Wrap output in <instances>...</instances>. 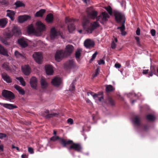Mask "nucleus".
I'll return each mask as SVG.
<instances>
[{"mask_svg": "<svg viewBox=\"0 0 158 158\" xmlns=\"http://www.w3.org/2000/svg\"><path fill=\"white\" fill-rule=\"evenodd\" d=\"M114 15L115 17V20L117 23H122V26L121 27H118L117 29L120 30L121 34L122 35L124 36L126 35L127 33L124 31L125 29V23L126 20L124 15L119 11H114Z\"/></svg>", "mask_w": 158, "mask_h": 158, "instance_id": "1", "label": "nucleus"}, {"mask_svg": "<svg viewBox=\"0 0 158 158\" xmlns=\"http://www.w3.org/2000/svg\"><path fill=\"white\" fill-rule=\"evenodd\" d=\"M82 26L88 33L91 34L94 30L99 26V24L97 21L90 23L89 20L86 19L84 20L82 22Z\"/></svg>", "mask_w": 158, "mask_h": 158, "instance_id": "2", "label": "nucleus"}, {"mask_svg": "<svg viewBox=\"0 0 158 158\" xmlns=\"http://www.w3.org/2000/svg\"><path fill=\"white\" fill-rule=\"evenodd\" d=\"M64 147L66 148L69 150H73L78 152H81L82 150V147L81 143H74L72 140L68 139Z\"/></svg>", "mask_w": 158, "mask_h": 158, "instance_id": "3", "label": "nucleus"}, {"mask_svg": "<svg viewBox=\"0 0 158 158\" xmlns=\"http://www.w3.org/2000/svg\"><path fill=\"white\" fill-rule=\"evenodd\" d=\"M73 50H57L55 55V60L60 62L63 58L68 57L71 54Z\"/></svg>", "mask_w": 158, "mask_h": 158, "instance_id": "4", "label": "nucleus"}, {"mask_svg": "<svg viewBox=\"0 0 158 158\" xmlns=\"http://www.w3.org/2000/svg\"><path fill=\"white\" fill-rule=\"evenodd\" d=\"M2 95L5 98L6 100L11 101L15 98L14 94L11 91L4 89L2 92Z\"/></svg>", "mask_w": 158, "mask_h": 158, "instance_id": "5", "label": "nucleus"}, {"mask_svg": "<svg viewBox=\"0 0 158 158\" xmlns=\"http://www.w3.org/2000/svg\"><path fill=\"white\" fill-rule=\"evenodd\" d=\"M65 22L68 25V28L69 32L73 31L75 29V26L74 24V21L73 19L66 17Z\"/></svg>", "mask_w": 158, "mask_h": 158, "instance_id": "6", "label": "nucleus"}, {"mask_svg": "<svg viewBox=\"0 0 158 158\" xmlns=\"http://www.w3.org/2000/svg\"><path fill=\"white\" fill-rule=\"evenodd\" d=\"M109 17V16L106 12H102V15L96 18L97 21H99L101 23L104 24V22L107 21L108 20L107 18Z\"/></svg>", "mask_w": 158, "mask_h": 158, "instance_id": "7", "label": "nucleus"}, {"mask_svg": "<svg viewBox=\"0 0 158 158\" xmlns=\"http://www.w3.org/2000/svg\"><path fill=\"white\" fill-rule=\"evenodd\" d=\"M67 139H65L64 138H60L58 136H54L50 138V140L52 141H55L58 140L60 144L63 147L65 145V143Z\"/></svg>", "mask_w": 158, "mask_h": 158, "instance_id": "8", "label": "nucleus"}, {"mask_svg": "<svg viewBox=\"0 0 158 158\" xmlns=\"http://www.w3.org/2000/svg\"><path fill=\"white\" fill-rule=\"evenodd\" d=\"M13 35L12 32L10 30H8L7 31H5L4 34V38H2V42L5 44H7L8 43L6 41V39L10 38Z\"/></svg>", "mask_w": 158, "mask_h": 158, "instance_id": "9", "label": "nucleus"}, {"mask_svg": "<svg viewBox=\"0 0 158 158\" xmlns=\"http://www.w3.org/2000/svg\"><path fill=\"white\" fill-rule=\"evenodd\" d=\"M33 56L37 63L39 64L41 63L43 56L42 54L40 52H35L33 54Z\"/></svg>", "mask_w": 158, "mask_h": 158, "instance_id": "10", "label": "nucleus"}, {"mask_svg": "<svg viewBox=\"0 0 158 158\" xmlns=\"http://www.w3.org/2000/svg\"><path fill=\"white\" fill-rule=\"evenodd\" d=\"M94 44V42L90 39L86 40L84 42L85 46L87 48H90L93 47Z\"/></svg>", "mask_w": 158, "mask_h": 158, "instance_id": "11", "label": "nucleus"}, {"mask_svg": "<svg viewBox=\"0 0 158 158\" xmlns=\"http://www.w3.org/2000/svg\"><path fill=\"white\" fill-rule=\"evenodd\" d=\"M12 31L13 35L15 36H18L21 34L20 29L16 25H15L13 27Z\"/></svg>", "mask_w": 158, "mask_h": 158, "instance_id": "12", "label": "nucleus"}, {"mask_svg": "<svg viewBox=\"0 0 158 158\" xmlns=\"http://www.w3.org/2000/svg\"><path fill=\"white\" fill-rule=\"evenodd\" d=\"M75 64L73 60H69L64 64V67L66 69H70L73 68Z\"/></svg>", "mask_w": 158, "mask_h": 158, "instance_id": "13", "label": "nucleus"}, {"mask_svg": "<svg viewBox=\"0 0 158 158\" xmlns=\"http://www.w3.org/2000/svg\"><path fill=\"white\" fill-rule=\"evenodd\" d=\"M36 30L40 33L44 31L46 29L45 25L40 21L36 22Z\"/></svg>", "mask_w": 158, "mask_h": 158, "instance_id": "14", "label": "nucleus"}, {"mask_svg": "<svg viewBox=\"0 0 158 158\" xmlns=\"http://www.w3.org/2000/svg\"><path fill=\"white\" fill-rule=\"evenodd\" d=\"M62 82L61 78L58 77H55L52 80L51 83L52 85L56 86H58L60 85Z\"/></svg>", "mask_w": 158, "mask_h": 158, "instance_id": "15", "label": "nucleus"}, {"mask_svg": "<svg viewBox=\"0 0 158 158\" xmlns=\"http://www.w3.org/2000/svg\"><path fill=\"white\" fill-rule=\"evenodd\" d=\"M22 70L23 74L26 75H29L31 73V69L28 65L22 66Z\"/></svg>", "mask_w": 158, "mask_h": 158, "instance_id": "16", "label": "nucleus"}, {"mask_svg": "<svg viewBox=\"0 0 158 158\" xmlns=\"http://www.w3.org/2000/svg\"><path fill=\"white\" fill-rule=\"evenodd\" d=\"M105 103L108 105L114 106L115 105V102L114 100L110 97L108 96L106 98Z\"/></svg>", "mask_w": 158, "mask_h": 158, "instance_id": "17", "label": "nucleus"}, {"mask_svg": "<svg viewBox=\"0 0 158 158\" xmlns=\"http://www.w3.org/2000/svg\"><path fill=\"white\" fill-rule=\"evenodd\" d=\"M18 43L22 48H25L28 46L27 42L23 38L19 39Z\"/></svg>", "mask_w": 158, "mask_h": 158, "instance_id": "18", "label": "nucleus"}, {"mask_svg": "<svg viewBox=\"0 0 158 158\" xmlns=\"http://www.w3.org/2000/svg\"><path fill=\"white\" fill-rule=\"evenodd\" d=\"M134 124L138 127H140L141 126V120L139 116H135L132 120Z\"/></svg>", "mask_w": 158, "mask_h": 158, "instance_id": "19", "label": "nucleus"}, {"mask_svg": "<svg viewBox=\"0 0 158 158\" xmlns=\"http://www.w3.org/2000/svg\"><path fill=\"white\" fill-rule=\"evenodd\" d=\"M0 105L9 110H13L17 108V106H16L11 104L3 103L0 102Z\"/></svg>", "mask_w": 158, "mask_h": 158, "instance_id": "20", "label": "nucleus"}, {"mask_svg": "<svg viewBox=\"0 0 158 158\" xmlns=\"http://www.w3.org/2000/svg\"><path fill=\"white\" fill-rule=\"evenodd\" d=\"M30 83L32 88L36 89L37 85V81L36 78L34 77H32L31 79Z\"/></svg>", "mask_w": 158, "mask_h": 158, "instance_id": "21", "label": "nucleus"}, {"mask_svg": "<svg viewBox=\"0 0 158 158\" xmlns=\"http://www.w3.org/2000/svg\"><path fill=\"white\" fill-rule=\"evenodd\" d=\"M45 68L47 74L48 75H52L53 73L52 67L50 65H46L45 66Z\"/></svg>", "mask_w": 158, "mask_h": 158, "instance_id": "22", "label": "nucleus"}, {"mask_svg": "<svg viewBox=\"0 0 158 158\" xmlns=\"http://www.w3.org/2000/svg\"><path fill=\"white\" fill-rule=\"evenodd\" d=\"M44 113L45 114H46L45 115L44 114V116L45 118L47 119L50 118H52L54 116H56L58 115V114L56 113L50 114L49 113V111L48 110H46L44 112Z\"/></svg>", "mask_w": 158, "mask_h": 158, "instance_id": "23", "label": "nucleus"}, {"mask_svg": "<svg viewBox=\"0 0 158 158\" xmlns=\"http://www.w3.org/2000/svg\"><path fill=\"white\" fill-rule=\"evenodd\" d=\"M30 19V17L28 15H20L18 17V20L19 23H21Z\"/></svg>", "mask_w": 158, "mask_h": 158, "instance_id": "24", "label": "nucleus"}, {"mask_svg": "<svg viewBox=\"0 0 158 158\" xmlns=\"http://www.w3.org/2000/svg\"><path fill=\"white\" fill-rule=\"evenodd\" d=\"M2 78L3 80L8 83H11L12 82V79L6 73H4L2 74Z\"/></svg>", "mask_w": 158, "mask_h": 158, "instance_id": "25", "label": "nucleus"}, {"mask_svg": "<svg viewBox=\"0 0 158 158\" xmlns=\"http://www.w3.org/2000/svg\"><path fill=\"white\" fill-rule=\"evenodd\" d=\"M6 12V16L9 17L11 20L13 21L14 20V17L15 14V12L9 10H7Z\"/></svg>", "mask_w": 158, "mask_h": 158, "instance_id": "26", "label": "nucleus"}, {"mask_svg": "<svg viewBox=\"0 0 158 158\" xmlns=\"http://www.w3.org/2000/svg\"><path fill=\"white\" fill-rule=\"evenodd\" d=\"M58 32L54 27L52 28L51 29L50 37L52 39L55 38L58 35Z\"/></svg>", "mask_w": 158, "mask_h": 158, "instance_id": "27", "label": "nucleus"}, {"mask_svg": "<svg viewBox=\"0 0 158 158\" xmlns=\"http://www.w3.org/2000/svg\"><path fill=\"white\" fill-rule=\"evenodd\" d=\"M97 12L95 10H92L91 12H89L88 13L89 17L90 18L93 19L97 18Z\"/></svg>", "mask_w": 158, "mask_h": 158, "instance_id": "28", "label": "nucleus"}, {"mask_svg": "<svg viewBox=\"0 0 158 158\" xmlns=\"http://www.w3.org/2000/svg\"><path fill=\"white\" fill-rule=\"evenodd\" d=\"M8 23L7 19L4 18L0 19V27L1 28L4 27Z\"/></svg>", "mask_w": 158, "mask_h": 158, "instance_id": "29", "label": "nucleus"}, {"mask_svg": "<svg viewBox=\"0 0 158 158\" xmlns=\"http://www.w3.org/2000/svg\"><path fill=\"white\" fill-rule=\"evenodd\" d=\"M93 93L90 92H88L87 93V95L88 96L89 95V94H90V95H92L94 98V99L96 100H98V99L100 97V95H102V92H100L99 93V94H93Z\"/></svg>", "mask_w": 158, "mask_h": 158, "instance_id": "30", "label": "nucleus"}, {"mask_svg": "<svg viewBox=\"0 0 158 158\" xmlns=\"http://www.w3.org/2000/svg\"><path fill=\"white\" fill-rule=\"evenodd\" d=\"M14 88L19 92L20 94L22 95L25 94V92L24 90L20 86L15 85H14Z\"/></svg>", "mask_w": 158, "mask_h": 158, "instance_id": "31", "label": "nucleus"}, {"mask_svg": "<svg viewBox=\"0 0 158 158\" xmlns=\"http://www.w3.org/2000/svg\"><path fill=\"white\" fill-rule=\"evenodd\" d=\"M54 19L53 15L52 14L48 15L45 18L46 21L48 23H51L53 22Z\"/></svg>", "mask_w": 158, "mask_h": 158, "instance_id": "32", "label": "nucleus"}, {"mask_svg": "<svg viewBox=\"0 0 158 158\" xmlns=\"http://www.w3.org/2000/svg\"><path fill=\"white\" fill-rule=\"evenodd\" d=\"M40 84L41 87L43 89H46L48 86V84L45 79L43 77L41 78Z\"/></svg>", "mask_w": 158, "mask_h": 158, "instance_id": "33", "label": "nucleus"}, {"mask_svg": "<svg viewBox=\"0 0 158 158\" xmlns=\"http://www.w3.org/2000/svg\"><path fill=\"white\" fill-rule=\"evenodd\" d=\"M115 88L111 85H107L106 86V90L107 93H110L114 91Z\"/></svg>", "mask_w": 158, "mask_h": 158, "instance_id": "34", "label": "nucleus"}, {"mask_svg": "<svg viewBox=\"0 0 158 158\" xmlns=\"http://www.w3.org/2000/svg\"><path fill=\"white\" fill-rule=\"evenodd\" d=\"M2 68L7 71H10L11 70V67L9 65V63L7 62L4 63L2 65Z\"/></svg>", "mask_w": 158, "mask_h": 158, "instance_id": "35", "label": "nucleus"}, {"mask_svg": "<svg viewBox=\"0 0 158 158\" xmlns=\"http://www.w3.org/2000/svg\"><path fill=\"white\" fill-rule=\"evenodd\" d=\"M45 11L46 10H45L41 9L36 13L35 16L37 17H42Z\"/></svg>", "mask_w": 158, "mask_h": 158, "instance_id": "36", "label": "nucleus"}, {"mask_svg": "<svg viewBox=\"0 0 158 158\" xmlns=\"http://www.w3.org/2000/svg\"><path fill=\"white\" fill-rule=\"evenodd\" d=\"M27 31L29 33H35L36 32V30L34 28L32 24L28 26Z\"/></svg>", "mask_w": 158, "mask_h": 158, "instance_id": "37", "label": "nucleus"}, {"mask_svg": "<svg viewBox=\"0 0 158 158\" xmlns=\"http://www.w3.org/2000/svg\"><path fill=\"white\" fill-rule=\"evenodd\" d=\"M81 50H77L75 53V56L76 60L78 61L80 60L81 55Z\"/></svg>", "mask_w": 158, "mask_h": 158, "instance_id": "38", "label": "nucleus"}, {"mask_svg": "<svg viewBox=\"0 0 158 158\" xmlns=\"http://www.w3.org/2000/svg\"><path fill=\"white\" fill-rule=\"evenodd\" d=\"M147 119L149 121H153L155 120L154 116L152 114H148L146 116Z\"/></svg>", "mask_w": 158, "mask_h": 158, "instance_id": "39", "label": "nucleus"}, {"mask_svg": "<svg viewBox=\"0 0 158 158\" xmlns=\"http://www.w3.org/2000/svg\"><path fill=\"white\" fill-rule=\"evenodd\" d=\"M16 79L19 81L21 84L23 86H24L26 85V83L23 78L22 77H17Z\"/></svg>", "mask_w": 158, "mask_h": 158, "instance_id": "40", "label": "nucleus"}, {"mask_svg": "<svg viewBox=\"0 0 158 158\" xmlns=\"http://www.w3.org/2000/svg\"><path fill=\"white\" fill-rule=\"evenodd\" d=\"M17 7H22L24 6V4L22 2L20 1H17L15 3Z\"/></svg>", "mask_w": 158, "mask_h": 158, "instance_id": "41", "label": "nucleus"}, {"mask_svg": "<svg viewBox=\"0 0 158 158\" xmlns=\"http://www.w3.org/2000/svg\"><path fill=\"white\" fill-rule=\"evenodd\" d=\"M105 9L107 10L110 15H112V10L110 6H109L107 7H105Z\"/></svg>", "mask_w": 158, "mask_h": 158, "instance_id": "42", "label": "nucleus"}, {"mask_svg": "<svg viewBox=\"0 0 158 158\" xmlns=\"http://www.w3.org/2000/svg\"><path fill=\"white\" fill-rule=\"evenodd\" d=\"M15 56L17 58H19L20 57L23 58V55L22 54L19 53V52H18L17 51H16L15 52Z\"/></svg>", "mask_w": 158, "mask_h": 158, "instance_id": "43", "label": "nucleus"}, {"mask_svg": "<svg viewBox=\"0 0 158 158\" xmlns=\"http://www.w3.org/2000/svg\"><path fill=\"white\" fill-rule=\"evenodd\" d=\"M7 50H0V54L5 56H8Z\"/></svg>", "mask_w": 158, "mask_h": 158, "instance_id": "44", "label": "nucleus"}, {"mask_svg": "<svg viewBox=\"0 0 158 158\" xmlns=\"http://www.w3.org/2000/svg\"><path fill=\"white\" fill-rule=\"evenodd\" d=\"M141 126L142 127V129L145 131H147L148 130L149 128V126L147 124H145L143 125H142L141 124Z\"/></svg>", "mask_w": 158, "mask_h": 158, "instance_id": "45", "label": "nucleus"}, {"mask_svg": "<svg viewBox=\"0 0 158 158\" xmlns=\"http://www.w3.org/2000/svg\"><path fill=\"white\" fill-rule=\"evenodd\" d=\"M98 54V52H96L92 56V58L90 60V62L93 61L96 58V56Z\"/></svg>", "mask_w": 158, "mask_h": 158, "instance_id": "46", "label": "nucleus"}, {"mask_svg": "<svg viewBox=\"0 0 158 158\" xmlns=\"http://www.w3.org/2000/svg\"><path fill=\"white\" fill-rule=\"evenodd\" d=\"M73 47L71 45L68 44L67 45L65 49H73Z\"/></svg>", "mask_w": 158, "mask_h": 158, "instance_id": "47", "label": "nucleus"}, {"mask_svg": "<svg viewBox=\"0 0 158 158\" xmlns=\"http://www.w3.org/2000/svg\"><path fill=\"white\" fill-rule=\"evenodd\" d=\"M0 2L2 4L5 5H7L9 4L8 2L6 0H2Z\"/></svg>", "mask_w": 158, "mask_h": 158, "instance_id": "48", "label": "nucleus"}, {"mask_svg": "<svg viewBox=\"0 0 158 158\" xmlns=\"http://www.w3.org/2000/svg\"><path fill=\"white\" fill-rule=\"evenodd\" d=\"M6 137V134L0 133V139H2L4 138H5Z\"/></svg>", "mask_w": 158, "mask_h": 158, "instance_id": "49", "label": "nucleus"}, {"mask_svg": "<svg viewBox=\"0 0 158 158\" xmlns=\"http://www.w3.org/2000/svg\"><path fill=\"white\" fill-rule=\"evenodd\" d=\"M105 63V62L104 60L102 59H100L98 61V64L99 65H101V64H104Z\"/></svg>", "mask_w": 158, "mask_h": 158, "instance_id": "50", "label": "nucleus"}, {"mask_svg": "<svg viewBox=\"0 0 158 158\" xmlns=\"http://www.w3.org/2000/svg\"><path fill=\"white\" fill-rule=\"evenodd\" d=\"M67 122L70 124H72L73 123V120L72 118H69L67 120Z\"/></svg>", "mask_w": 158, "mask_h": 158, "instance_id": "51", "label": "nucleus"}, {"mask_svg": "<svg viewBox=\"0 0 158 158\" xmlns=\"http://www.w3.org/2000/svg\"><path fill=\"white\" fill-rule=\"evenodd\" d=\"M75 89V86L73 84L71 85L70 88L69 89L70 90L73 91Z\"/></svg>", "mask_w": 158, "mask_h": 158, "instance_id": "52", "label": "nucleus"}, {"mask_svg": "<svg viewBox=\"0 0 158 158\" xmlns=\"http://www.w3.org/2000/svg\"><path fill=\"white\" fill-rule=\"evenodd\" d=\"M151 33L152 36H154L155 35L156 31L154 29H152L151 30Z\"/></svg>", "mask_w": 158, "mask_h": 158, "instance_id": "53", "label": "nucleus"}, {"mask_svg": "<svg viewBox=\"0 0 158 158\" xmlns=\"http://www.w3.org/2000/svg\"><path fill=\"white\" fill-rule=\"evenodd\" d=\"M28 151L29 152H30L31 154L33 153H34L33 149L31 148H28Z\"/></svg>", "mask_w": 158, "mask_h": 158, "instance_id": "54", "label": "nucleus"}, {"mask_svg": "<svg viewBox=\"0 0 158 158\" xmlns=\"http://www.w3.org/2000/svg\"><path fill=\"white\" fill-rule=\"evenodd\" d=\"M136 34L138 35H139L140 34V29L139 27L137 28L136 31Z\"/></svg>", "mask_w": 158, "mask_h": 158, "instance_id": "55", "label": "nucleus"}, {"mask_svg": "<svg viewBox=\"0 0 158 158\" xmlns=\"http://www.w3.org/2000/svg\"><path fill=\"white\" fill-rule=\"evenodd\" d=\"M114 66L115 67H116L117 68H120L121 67V65L118 63H116L115 64Z\"/></svg>", "mask_w": 158, "mask_h": 158, "instance_id": "56", "label": "nucleus"}, {"mask_svg": "<svg viewBox=\"0 0 158 158\" xmlns=\"http://www.w3.org/2000/svg\"><path fill=\"white\" fill-rule=\"evenodd\" d=\"M111 47L112 49H114L116 47V44L114 42H112L111 43Z\"/></svg>", "mask_w": 158, "mask_h": 158, "instance_id": "57", "label": "nucleus"}, {"mask_svg": "<svg viewBox=\"0 0 158 158\" xmlns=\"http://www.w3.org/2000/svg\"><path fill=\"white\" fill-rule=\"evenodd\" d=\"M4 151V146L3 144L0 145V152H3Z\"/></svg>", "mask_w": 158, "mask_h": 158, "instance_id": "58", "label": "nucleus"}, {"mask_svg": "<svg viewBox=\"0 0 158 158\" xmlns=\"http://www.w3.org/2000/svg\"><path fill=\"white\" fill-rule=\"evenodd\" d=\"M149 71L148 69H145L143 70V73L144 74H147Z\"/></svg>", "mask_w": 158, "mask_h": 158, "instance_id": "59", "label": "nucleus"}, {"mask_svg": "<svg viewBox=\"0 0 158 158\" xmlns=\"http://www.w3.org/2000/svg\"><path fill=\"white\" fill-rule=\"evenodd\" d=\"M151 72H153V73L154 74H155L156 73V71L155 70L154 67H151Z\"/></svg>", "mask_w": 158, "mask_h": 158, "instance_id": "60", "label": "nucleus"}, {"mask_svg": "<svg viewBox=\"0 0 158 158\" xmlns=\"http://www.w3.org/2000/svg\"><path fill=\"white\" fill-rule=\"evenodd\" d=\"M135 39L137 43L138 44H139L140 43L139 37L138 36L135 37Z\"/></svg>", "mask_w": 158, "mask_h": 158, "instance_id": "61", "label": "nucleus"}, {"mask_svg": "<svg viewBox=\"0 0 158 158\" xmlns=\"http://www.w3.org/2000/svg\"><path fill=\"white\" fill-rule=\"evenodd\" d=\"M101 97H99V99L98 100L99 101L101 102L102 101V100L103 99V95H101Z\"/></svg>", "mask_w": 158, "mask_h": 158, "instance_id": "62", "label": "nucleus"}, {"mask_svg": "<svg viewBox=\"0 0 158 158\" xmlns=\"http://www.w3.org/2000/svg\"><path fill=\"white\" fill-rule=\"evenodd\" d=\"M99 69L98 68L95 70V73L98 75L99 74Z\"/></svg>", "mask_w": 158, "mask_h": 158, "instance_id": "63", "label": "nucleus"}, {"mask_svg": "<svg viewBox=\"0 0 158 158\" xmlns=\"http://www.w3.org/2000/svg\"><path fill=\"white\" fill-rule=\"evenodd\" d=\"M153 72H149V73L148 74V77H152L153 76Z\"/></svg>", "mask_w": 158, "mask_h": 158, "instance_id": "64", "label": "nucleus"}]
</instances>
